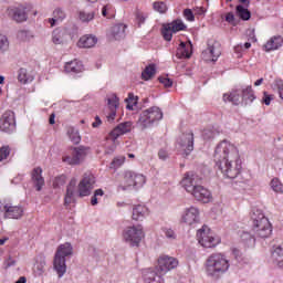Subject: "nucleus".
<instances>
[{"label":"nucleus","instance_id":"34","mask_svg":"<svg viewBox=\"0 0 283 283\" xmlns=\"http://www.w3.org/2000/svg\"><path fill=\"white\" fill-rule=\"evenodd\" d=\"M18 80L25 85L27 83H32L34 76L30 74L27 69H20Z\"/></svg>","mask_w":283,"mask_h":283},{"label":"nucleus","instance_id":"53","mask_svg":"<svg viewBox=\"0 0 283 283\" xmlns=\"http://www.w3.org/2000/svg\"><path fill=\"white\" fill-rule=\"evenodd\" d=\"M8 156H10V147L4 146V147L0 148V163H1V160H6V158H8Z\"/></svg>","mask_w":283,"mask_h":283},{"label":"nucleus","instance_id":"21","mask_svg":"<svg viewBox=\"0 0 283 283\" xmlns=\"http://www.w3.org/2000/svg\"><path fill=\"white\" fill-rule=\"evenodd\" d=\"M42 174L43 169H41V167L34 168L31 172V180L36 191H41L45 185V179L43 178Z\"/></svg>","mask_w":283,"mask_h":283},{"label":"nucleus","instance_id":"16","mask_svg":"<svg viewBox=\"0 0 283 283\" xmlns=\"http://www.w3.org/2000/svg\"><path fill=\"white\" fill-rule=\"evenodd\" d=\"M119 105L120 99L118 98V96H116V94H113L107 98V108L105 111V116L108 123H112L114 118H116V112Z\"/></svg>","mask_w":283,"mask_h":283},{"label":"nucleus","instance_id":"10","mask_svg":"<svg viewBox=\"0 0 283 283\" xmlns=\"http://www.w3.org/2000/svg\"><path fill=\"white\" fill-rule=\"evenodd\" d=\"M87 154H90V148L84 146L74 147L70 155H64L62 157V161L71 166L81 165V163L87 158Z\"/></svg>","mask_w":283,"mask_h":283},{"label":"nucleus","instance_id":"54","mask_svg":"<svg viewBox=\"0 0 283 283\" xmlns=\"http://www.w3.org/2000/svg\"><path fill=\"white\" fill-rule=\"evenodd\" d=\"M159 83H161V85H164L165 87H171L174 85V81H171L167 76H160L159 77Z\"/></svg>","mask_w":283,"mask_h":283},{"label":"nucleus","instance_id":"24","mask_svg":"<svg viewBox=\"0 0 283 283\" xmlns=\"http://www.w3.org/2000/svg\"><path fill=\"white\" fill-rule=\"evenodd\" d=\"M283 45V38L280 35L272 36L264 45L263 49L265 52H273L280 50Z\"/></svg>","mask_w":283,"mask_h":283},{"label":"nucleus","instance_id":"13","mask_svg":"<svg viewBox=\"0 0 283 283\" xmlns=\"http://www.w3.org/2000/svg\"><path fill=\"white\" fill-rule=\"evenodd\" d=\"M178 266V260L169 255H160L158 259V271L160 275H165Z\"/></svg>","mask_w":283,"mask_h":283},{"label":"nucleus","instance_id":"41","mask_svg":"<svg viewBox=\"0 0 283 283\" xmlns=\"http://www.w3.org/2000/svg\"><path fill=\"white\" fill-rule=\"evenodd\" d=\"M154 74H156V65L149 64L142 73V77L144 78V81H149V78H151Z\"/></svg>","mask_w":283,"mask_h":283},{"label":"nucleus","instance_id":"15","mask_svg":"<svg viewBox=\"0 0 283 283\" xmlns=\"http://www.w3.org/2000/svg\"><path fill=\"white\" fill-rule=\"evenodd\" d=\"M182 156H189L193 151V133L182 134L178 139Z\"/></svg>","mask_w":283,"mask_h":283},{"label":"nucleus","instance_id":"51","mask_svg":"<svg viewBox=\"0 0 283 283\" xmlns=\"http://www.w3.org/2000/svg\"><path fill=\"white\" fill-rule=\"evenodd\" d=\"M63 185H65V175H61L54 178L53 180L54 189H59L60 187H63Z\"/></svg>","mask_w":283,"mask_h":283},{"label":"nucleus","instance_id":"5","mask_svg":"<svg viewBox=\"0 0 283 283\" xmlns=\"http://www.w3.org/2000/svg\"><path fill=\"white\" fill-rule=\"evenodd\" d=\"M163 120V111L158 106L149 107L140 113L137 127L142 130L154 127L155 123Z\"/></svg>","mask_w":283,"mask_h":283},{"label":"nucleus","instance_id":"4","mask_svg":"<svg viewBox=\"0 0 283 283\" xmlns=\"http://www.w3.org/2000/svg\"><path fill=\"white\" fill-rule=\"evenodd\" d=\"M229 269H231V261L224 253H212L206 260V273L209 277H220V275H224Z\"/></svg>","mask_w":283,"mask_h":283},{"label":"nucleus","instance_id":"3","mask_svg":"<svg viewBox=\"0 0 283 283\" xmlns=\"http://www.w3.org/2000/svg\"><path fill=\"white\" fill-rule=\"evenodd\" d=\"M181 185L199 202H203L205 205L211 202V191L202 186V178L196 172H187L181 180Z\"/></svg>","mask_w":283,"mask_h":283},{"label":"nucleus","instance_id":"32","mask_svg":"<svg viewBox=\"0 0 283 283\" xmlns=\"http://www.w3.org/2000/svg\"><path fill=\"white\" fill-rule=\"evenodd\" d=\"M64 70L69 74H81V72H83V63L77 60H73L65 64Z\"/></svg>","mask_w":283,"mask_h":283},{"label":"nucleus","instance_id":"60","mask_svg":"<svg viewBox=\"0 0 283 283\" xmlns=\"http://www.w3.org/2000/svg\"><path fill=\"white\" fill-rule=\"evenodd\" d=\"M136 19H137L138 25H143V23L147 21V15H145V13H137Z\"/></svg>","mask_w":283,"mask_h":283},{"label":"nucleus","instance_id":"6","mask_svg":"<svg viewBox=\"0 0 283 283\" xmlns=\"http://www.w3.org/2000/svg\"><path fill=\"white\" fill-rule=\"evenodd\" d=\"M253 231L258 238H269L273 233V228L268 218L260 210L252 214Z\"/></svg>","mask_w":283,"mask_h":283},{"label":"nucleus","instance_id":"42","mask_svg":"<svg viewBox=\"0 0 283 283\" xmlns=\"http://www.w3.org/2000/svg\"><path fill=\"white\" fill-rule=\"evenodd\" d=\"M127 105L126 109L133 111L135 105H138V97L134 93L128 94V98L125 99Z\"/></svg>","mask_w":283,"mask_h":283},{"label":"nucleus","instance_id":"43","mask_svg":"<svg viewBox=\"0 0 283 283\" xmlns=\"http://www.w3.org/2000/svg\"><path fill=\"white\" fill-rule=\"evenodd\" d=\"M270 185H271V189H273L275 193H283V185H282V181H280V179L273 178Z\"/></svg>","mask_w":283,"mask_h":283},{"label":"nucleus","instance_id":"27","mask_svg":"<svg viewBox=\"0 0 283 283\" xmlns=\"http://www.w3.org/2000/svg\"><path fill=\"white\" fill-rule=\"evenodd\" d=\"M191 43L181 42L177 48L176 59H191Z\"/></svg>","mask_w":283,"mask_h":283},{"label":"nucleus","instance_id":"57","mask_svg":"<svg viewBox=\"0 0 283 283\" xmlns=\"http://www.w3.org/2000/svg\"><path fill=\"white\" fill-rule=\"evenodd\" d=\"M158 158L159 160H167V158H169V153L165 148H161L158 151Z\"/></svg>","mask_w":283,"mask_h":283},{"label":"nucleus","instance_id":"31","mask_svg":"<svg viewBox=\"0 0 283 283\" xmlns=\"http://www.w3.org/2000/svg\"><path fill=\"white\" fill-rule=\"evenodd\" d=\"M72 253H74L72 244L66 242L57 247L55 255L65 260V258H70Z\"/></svg>","mask_w":283,"mask_h":283},{"label":"nucleus","instance_id":"8","mask_svg":"<svg viewBox=\"0 0 283 283\" xmlns=\"http://www.w3.org/2000/svg\"><path fill=\"white\" fill-rule=\"evenodd\" d=\"M197 240L203 249H213L220 244V237L216 235L208 227H202L197 231Z\"/></svg>","mask_w":283,"mask_h":283},{"label":"nucleus","instance_id":"35","mask_svg":"<svg viewBox=\"0 0 283 283\" xmlns=\"http://www.w3.org/2000/svg\"><path fill=\"white\" fill-rule=\"evenodd\" d=\"M94 17H96L94 11H78V19L82 23H90V21H94Z\"/></svg>","mask_w":283,"mask_h":283},{"label":"nucleus","instance_id":"50","mask_svg":"<svg viewBox=\"0 0 283 283\" xmlns=\"http://www.w3.org/2000/svg\"><path fill=\"white\" fill-rule=\"evenodd\" d=\"M163 233L166 235L167 240H176L178 238V234H176V231L171 228H163Z\"/></svg>","mask_w":283,"mask_h":283},{"label":"nucleus","instance_id":"52","mask_svg":"<svg viewBox=\"0 0 283 283\" xmlns=\"http://www.w3.org/2000/svg\"><path fill=\"white\" fill-rule=\"evenodd\" d=\"M202 137L205 140H212V138H216V130L213 129H205L202 133Z\"/></svg>","mask_w":283,"mask_h":283},{"label":"nucleus","instance_id":"17","mask_svg":"<svg viewBox=\"0 0 283 283\" xmlns=\"http://www.w3.org/2000/svg\"><path fill=\"white\" fill-rule=\"evenodd\" d=\"M7 14L17 23H23V21H28V13L25 12V7L23 6L10 7L7 9Z\"/></svg>","mask_w":283,"mask_h":283},{"label":"nucleus","instance_id":"59","mask_svg":"<svg viewBox=\"0 0 283 283\" xmlns=\"http://www.w3.org/2000/svg\"><path fill=\"white\" fill-rule=\"evenodd\" d=\"M202 59L208 61V62H212V63H216V61H213V56L211 53H208V49H206L203 52H202Z\"/></svg>","mask_w":283,"mask_h":283},{"label":"nucleus","instance_id":"62","mask_svg":"<svg viewBox=\"0 0 283 283\" xmlns=\"http://www.w3.org/2000/svg\"><path fill=\"white\" fill-rule=\"evenodd\" d=\"M195 14H198V17H205V14H207V9H205V7H196Z\"/></svg>","mask_w":283,"mask_h":283},{"label":"nucleus","instance_id":"2","mask_svg":"<svg viewBox=\"0 0 283 283\" xmlns=\"http://www.w3.org/2000/svg\"><path fill=\"white\" fill-rule=\"evenodd\" d=\"M76 185V178H72L66 187V193L64 197L65 207H69L72 202H76V196H78V198H87V196H92L94 185H96V178L92 174H85L78 182L77 189Z\"/></svg>","mask_w":283,"mask_h":283},{"label":"nucleus","instance_id":"38","mask_svg":"<svg viewBox=\"0 0 283 283\" xmlns=\"http://www.w3.org/2000/svg\"><path fill=\"white\" fill-rule=\"evenodd\" d=\"M67 136L70 140L74 143V145H78V143H81V134L78 133V129L74 127H69Z\"/></svg>","mask_w":283,"mask_h":283},{"label":"nucleus","instance_id":"63","mask_svg":"<svg viewBox=\"0 0 283 283\" xmlns=\"http://www.w3.org/2000/svg\"><path fill=\"white\" fill-rule=\"evenodd\" d=\"M226 21L228 23H231L232 25H235V15H233L232 12H229L227 15H226Z\"/></svg>","mask_w":283,"mask_h":283},{"label":"nucleus","instance_id":"45","mask_svg":"<svg viewBox=\"0 0 283 283\" xmlns=\"http://www.w3.org/2000/svg\"><path fill=\"white\" fill-rule=\"evenodd\" d=\"M174 29H171L169 24H167L161 31L165 41H171V39H174Z\"/></svg>","mask_w":283,"mask_h":283},{"label":"nucleus","instance_id":"61","mask_svg":"<svg viewBox=\"0 0 283 283\" xmlns=\"http://www.w3.org/2000/svg\"><path fill=\"white\" fill-rule=\"evenodd\" d=\"M273 99V95H269V93L264 92L263 93V103L264 105H271V101Z\"/></svg>","mask_w":283,"mask_h":283},{"label":"nucleus","instance_id":"22","mask_svg":"<svg viewBox=\"0 0 283 283\" xmlns=\"http://www.w3.org/2000/svg\"><path fill=\"white\" fill-rule=\"evenodd\" d=\"M66 260L62 256L54 255L53 260V269L56 271L59 277H63L65 273H67V264H65Z\"/></svg>","mask_w":283,"mask_h":283},{"label":"nucleus","instance_id":"26","mask_svg":"<svg viewBox=\"0 0 283 283\" xmlns=\"http://www.w3.org/2000/svg\"><path fill=\"white\" fill-rule=\"evenodd\" d=\"M149 216V209L146 206L137 205L133 208V220L143 221Z\"/></svg>","mask_w":283,"mask_h":283},{"label":"nucleus","instance_id":"56","mask_svg":"<svg viewBox=\"0 0 283 283\" xmlns=\"http://www.w3.org/2000/svg\"><path fill=\"white\" fill-rule=\"evenodd\" d=\"M184 17L187 21H195L196 17L193 15V11L191 9H185L184 10Z\"/></svg>","mask_w":283,"mask_h":283},{"label":"nucleus","instance_id":"58","mask_svg":"<svg viewBox=\"0 0 283 283\" xmlns=\"http://www.w3.org/2000/svg\"><path fill=\"white\" fill-rule=\"evenodd\" d=\"M251 48V43L250 42H245L243 45L242 44H238L237 46H234V52H242V50H249Z\"/></svg>","mask_w":283,"mask_h":283},{"label":"nucleus","instance_id":"25","mask_svg":"<svg viewBox=\"0 0 283 283\" xmlns=\"http://www.w3.org/2000/svg\"><path fill=\"white\" fill-rule=\"evenodd\" d=\"M144 282L146 283H165L163 276L158 275L156 271L146 269L143 271Z\"/></svg>","mask_w":283,"mask_h":283},{"label":"nucleus","instance_id":"37","mask_svg":"<svg viewBox=\"0 0 283 283\" xmlns=\"http://www.w3.org/2000/svg\"><path fill=\"white\" fill-rule=\"evenodd\" d=\"M208 54H211L213 56V61H218V59H220V48L218 42H213L212 44H208Z\"/></svg>","mask_w":283,"mask_h":283},{"label":"nucleus","instance_id":"44","mask_svg":"<svg viewBox=\"0 0 283 283\" xmlns=\"http://www.w3.org/2000/svg\"><path fill=\"white\" fill-rule=\"evenodd\" d=\"M153 8L155 12H159V14H165L167 12V3L163 1H156L153 3Z\"/></svg>","mask_w":283,"mask_h":283},{"label":"nucleus","instance_id":"20","mask_svg":"<svg viewBox=\"0 0 283 283\" xmlns=\"http://www.w3.org/2000/svg\"><path fill=\"white\" fill-rule=\"evenodd\" d=\"M67 39H70L67 29H55L52 32V43H54V45H63L67 43Z\"/></svg>","mask_w":283,"mask_h":283},{"label":"nucleus","instance_id":"48","mask_svg":"<svg viewBox=\"0 0 283 283\" xmlns=\"http://www.w3.org/2000/svg\"><path fill=\"white\" fill-rule=\"evenodd\" d=\"M32 33H30V31H19L18 32V39L19 41H22L23 43L28 42V41H31L32 39Z\"/></svg>","mask_w":283,"mask_h":283},{"label":"nucleus","instance_id":"9","mask_svg":"<svg viewBox=\"0 0 283 283\" xmlns=\"http://www.w3.org/2000/svg\"><path fill=\"white\" fill-rule=\"evenodd\" d=\"M145 238V231L143 226H130L123 231V240L126 241L129 247H138Z\"/></svg>","mask_w":283,"mask_h":283},{"label":"nucleus","instance_id":"7","mask_svg":"<svg viewBox=\"0 0 283 283\" xmlns=\"http://www.w3.org/2000/svg\"><path fill=\"white\" fill-rule=\"evenodd\" d=\"M145 182H147V179L143 174L125 170L122 174V181L118 186V189H122V191H127V189H132V187H143Z\"/></svg>","mask_w":283,"mask_h":283},{"label":"nucleus","instance_id":"47","mask_svg":"<svg viewBox=\"0 0 283 283\" xmlns=\"http://www.w3.org/2000/svg\"><path fill=\"white\" fill-rule=\"evenodd\" d=\"M103 196H105V191H103V189L95 190L93 197L91 198V205L96 207V205H98V198H103Z\"/></svg>","mask_w":283,"mask_h":283},{"label":"nucleus","instance_id":"30","mask_svg":"<svg viewBox=\"0 0 283 283\" xmlns=\"http://www.w3.org/2000/svg\"><path fill=\"white\" fill-rule=\"evenodd\" d=\"M125 24H115L111 29L109 36L114 39L115 41H120V39H125V30H126Z\"/></svg>","mask_w":283,"mask_h":283},{"label":"nucleus","instance_id":"39","mask_svg":"<svg viewBox=\"0 0 283 283\" xmlns=\"http://www.w3.org/2000/svg\"><path fill=\"white\" fill-rule=\"evenodd\" d=\"M240 239L245 247H253L255 244V238H253V235H251L249 232H241Z\"/></svg>","mask_w":283,"mask_h":283},{"label":"nucleus","instance_id":"64","mask_svg":"<svg viewBox=\"0 0 283 283\" xmlns=\"http://www.w3.org/2000/svg\"><path fill=\"white\" fill-rule=\"evenodd\" d=\"M103 122L101 120V117L96 116L95 117V122L92 123V127L96 128V127H101V124Z\"/></svg>","mask_w":283,"mask_h":283},{"label":"nucleus","instance_id":"23","mask_svg":"<svg viewBox=\"0 0 283 283\" xmlns=\"http://www.w3.org/2000/svg\"><path fill=\"white\" fill-rule=\"evenodd\" d=\"M255 101V93H253V87L241 86V103L243 105H251Z\"/></svg>","mask_w":283,"mask_h":283},{"label":"nucleus","instance_id":"55","mask_svg":"<svg viewBox=\"0 0 283 283\" xmlns=\"http://www.w3.org/2000/svg\"><path fill=\"white\" fill-rule=\"evenodd\" d=\"M12 266H17V259H12V256H9L4 263H3V268L4 269H10Z\"/></svg>","mask_w":283,"mask_h":283},{"label":"nucleus","instance_id":"28","mask_svg":"<svg viewBox=\"0 0 283 283\" xmlns=\"http://www.w3.org/2000/svg\"><path fill=\"white\" fill-rule=\"evenodd\" d=\"M272 262L279 269H283V244L274 247L272 251Z\"/></svg>","mask_w":283,"mask_h":283},{"label":"nucleus","instance_id":"11","mask_svg":"<svg viewBox=\"0 0 283 283\" xmlns=\"http://www.w3.org/2000/svg\"><path fill=\"white\" fill-rule=\"evenodd\" d=\"M181 222L187 227L200 224V209L195 206L185 208L181 212Z\"/></svg>","mask_w":283,"mask_h":283},{"label":"nucleus","instance_id":"49","mask_svg":"<svg viewBox=\"0 0 283 283\" xmlns=\"http://www.w3.org/2000/svg\"><path fill=\"white\" fill-rule=\"evenodd\" d=\"M123 165H125V157H116L111 163V169H118V167H123Z\"/></svg>","mask_w":283,"mask_h":283},{"label":"nucleus","instance_id":"14","mask_svg":"<svg viewBox=\"0 0 283 283\" xmlns=\"http://www.w3.org/2000/svg\"><path fill=\"white\" fill-rule=\"evenodd\" d=\"M0 129L7 134L17 129V122L14 120V113L12 111L6 112L0 118Z\"/></svg>","mask_w":283,"mask_h":283},{"label":"nucleus","instance_id":"12","mask_svg":"<svg viewBox=\"0 0 283 283\" xmlns=\"http://www.w3.org/2000/svg\"><path fill=\"white\" fill-rule=\"evenodd\" d=\"M0 211H2L4 218L9 220H20V218H23V207L21 206H12V203L0 201Z\"/></svg>","mask_w":283,"mask_h":283},{"label":"nucleus","instance_id":"36","mask_svg":"<svg viewBox=\"0 0 283 283\" xmlns=\"http://www.w3.org/2000/svg\"><path fill=\"white\" fill-rule=\"evenodd\" d=\"M237 15L239 19H242V21H249V19H251V11L242 4H239L237 6Z\"/></svg>","mask_w":283,"mask_h":283},{"label":"nucleus","instance_id":"18","mask_svg":"<svg viewBox=\"0 0 283 283\" xmlns=\"http://www.w3.org/2000/svg\"><path fill=\"white\" fill-rule=\"evenodd\" d=\"M134 123L132 122H124L117 125L109 134L112 140H116L118 136H123V134H128V132H132Z\"/></svg>","mask_w":283,"mask_h":283},{"label":"nucleus","instance_id":"40","mask_svg":"<svg viewBox=\"0 0 283 283\" xmlns=\"http://www.w3.org/2000/svg\"><path fill=\"white\" fill-rule=\"evenodd\" d=\"M168 25L171 28V30L176 32H184L187 30V24L182 22V20H175L171 23H168Z\"/></svg>","mask_w":283,"mask_h":283},{"label":"nucleus","instance_id":"46","mask_svg":"<svg viewBox=\"0 0 283 283\" xmlns=\"http://www.w3.org/2000/svg\"><path fill=\"white\" fill-rule=\"evenodd\" d=\"M10 48V41L8 36L0 34V52H8Z\"/></svg>","mask_w":283,"mask_h":283},{"label":"nucleus","instance_id":"1","mask_svg":"<svg viewBox=\"0 0 283 283\" xmlns=\"http://www.w3.org/2000/svg\"><path fill=\"white\" fill-rule=\"evenodd\" d=\"M216 167L221 170L224 178L234 180L242 174V159L238 148L230 142L223 140L219 143L214 149Z\"/></svg>","mask_w":283,"mask_h":283},{"label":"nucleus","instance_id":"33","mask_svg":"<svg viewBox=\"0 0 283 283\" xmlns=\"http://www.w3.org/2000/svg\"><path fill=\"white\" fill-rule=\"evenodd\" d=\"M67 14H65V11L61 8H55L53 11V18L49 19V23H51V28H54L55 23H61L65 21V18Z\"/></svg>","mask_w":283,"mask_h":283},{"label":"nucleus","instance_id":"29","mask_svg":"<svg viewBox=\"0 0 283 283\" xmlns=\"http://www.w3.org/2000/svg\"><path fill=\"white\" fill-rule=\"evenodd\" d=\"M98 43L96 35H83L77 41V48H94Z\"/></svg>","mask_w":283,"mask_h":283},{"label":"nucleus","instance_id":"19","mask_svg":"<svg viewBox=\"0 0 283 283\" xmlns=\"http://www.w3.org/2000/svg\"><path fill=\"white\" fill-rule=\"evenodd\" d=\"M224 103H232V105H239L242 103V88L235 87L230 93L223 94Z\"/></svg>","mask_w":283,"mask_h":283}]
</instances>
